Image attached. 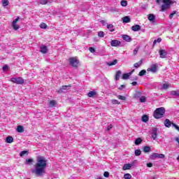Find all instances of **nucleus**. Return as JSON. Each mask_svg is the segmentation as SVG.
<instances>
[{"instance_id": "nucleus-1", "label": "nucleus", "mask_w": 179, "mask_h": 179, "mask_svg": "<svg viewBox=\"0 0 179 179\" xmlns=\"http://www.w3.org/2000/svg\"><path fill=\"white\" fill-rule=\"evenodd\" d=\"M34 167L35 169L32 171V173H34L38 177H41L45 173V169H47V158L43 156H38Z\"/></svg>"}, {"instance_id": "nucleus-2", "label": "nucleus", "mask_w": 179, "mask_h": 179, "mask_svg": "<svg viewBox=\"0 0 179 179\" xmlns=\"http://www.w3.org/2000/svg\"><path fill=\"white\" fill-rule=\"evenodd\" d=\"M164 5H162L161 6V12H166V10H167V9H170V6L173 5V3H174V2H173V1H169V0H162ZM161 0H155V2H157V3H160V2H162Z\"/></svg>"}, {"instance_id": "nucleus-3", "label": "nucleus", "mask_w": 179, "mask_h": 179, "mask_svg": "<svg viewBox=\"0 0 179 179\" xmlns=\"http://www.w3.org/2000/svg\"><path fill=\"white\" fill-rule=\"evenodd\" d=\"M166 113V109L164 108H157L153 113V117L156 118V120H159V118H163L164 113Z\"/></svg>"}, {"instance_id": "nucleus-4", "label": "nucleus", "mask_w": 179, "mask_h": 179, "mask_svg": "<svg viewBox=\"0 0 179 179\" xmlns=\"http://www.w3.org/2000/svg\"><path fill=\"white\" fill-rule=\"evenodd\" d=\"M69 64L73 68H78L79 66V59L76 57H71L69 59Z\"/></svg>"}, {"instance_id": "nucleus-5", "label": "nucleus", "mask_w": 179, "mask_h": 179, "mask_svg": "<svg viewBox=\"0 0 179 179\" xmlns=\"http://www.w3.org/2000/svg\"><path fill=\"white\" fill-rule=\"evenodd\" d=\"M10 82H13V83H16V85H23V83H24V79H23L22 77L12 78H10Z\"/></svg>"}, {"instance_id": "nucleus-6", "label": "nucleus", "mask_w": 179, "mask_h": 179, "mask_svg": "<svg viewBox=\"0 0 179 179\" xmlns=\"http://www.w3.org/2000/svg\"><path fill=\"white\" fill-rule=\"evenodd\" d=\"M19 20H20V17H17V18L13 21L12 27L14 30H19L20 26L17 24Z\"/></svg>"}, {"instance_id": "nucleus-7", "label": "nucleus", "mask_w": 179, "mask_h": 179, "mask_svg": "<svg viewBox=\"0 0 179 179\" xmlns=\"http://www.w3.org/2000/svg\"><path fill=\"white\" fill-rule=\"evenodd\" d=\"M164 159V154H157V153H152L150 156L151 160H155L156 159Z\"/></svg>"}, {"instance_id": "nucleus-8", "label": "nucleus", "mask_w": 179, "mask_h": 179, "mask_svg": "<svg viewBox=\"0 0 179 179\" xmlns=\"http://www.w3.org/2000/svg\"><path fill=\"white\" fill-rule=\"evenodd\" d=\"M148 72H152V73H156L157 72V64H152L150 68L147 69Z\"/></svg>"}, {"instance_id": "nucleus-9", "label": "nucleus", "mask_w": 179, "mask_h": 179, "mask_svg": "<svg viewBox=\"0 0 179 179\" xmlns=\"http://www.w3.org/2000/svg\"><path fill=\"white\" fill-rule=\"evenodd\" d=\"M148 19L150 20V22H152V23H156V15L155 14H149L148 15Z\"/></svg>"}, {"instance_id": "nucleus-10", "label": "nucleus", "mask_w": 179, "mask_h": 179, "mask_svg": "<svg viewBox=\"0 0 179 179\" xmlns=\"http://www.w3.org/2000/svg\"><path fill=\"white\" fill-rule=\"evenodd\" d=\"M159 54L160 55V58H166L167 57V52L164 50V49H160L159 51Z\"/></svg>"}, {"instance_id": "nucleus-11", "label": "nucleus", "mask_w": 179, "mask_h": 179, "mask_svg": "<svg viewBox=\"0 0 179 179\" xmlns=\"http://www.w3.org/2000/svg\"><path fill=\"white\" fill-rule=\"evenodd\" d=\"M111 47H118L121 45V42L117 40H112L110 42Z\"/></svg>"}, {"instance_id": "nucleus-12", "label": "nucleus", "mask_w": 179, "mask_h": 179, "mask_svg": "<svg viewBox=\"0 0 179 179\" xmlns=\"http://www.w3.org/2000/svg\"><path fill=\"white\" fill-rule=\"evenodd\" d=\"M48 52V49L47 48V46L43 45L41 47L40 52H41L42 54H47Z\"/></svg>"}, {"instance_id": "nucleus-13", "label": "nucleus", "mask_w": 179, "mask_h": 179, "mask_svg": "<svg viewBox=\"0 0 179 179\" xmlns=\"http://www.w3.org/2000/svg\"><path fill=\"white\" fill-rule=\"evenodd\" d=\"M157 131H158L157 128H156V127L152 128V138L154 140L157 138Z\"/></svg>"}, {"instance_id": "nucleus-14", "label": "nucleus", "mask_w": 179, "mask_h": 179, "mask_svg": "<svg viewBox=\"0 0 179 179\" xmlns=\"http://www.w3.org/2000/svg\"><path fill=\"white\" fill-rule=\"evenodd\" d=\"M131 30H132L133 31H139V30H141V25H139V24H136V25L133 26V27H131Z\"/></svg>"}, {"instance_id": "nucleus-15", "label": "nucleus", "mask_w": 179, "mask_h": 179, "mask_svg": "<svg viewBox=\"0 0 179 179\" xmlns=\"http://www.w3.org/2000/svg\"><path fill=\"white\" fill-rule=\"evenodd\" d=\"M122 38H123V40H124V41H127V43H129L131 40V36H129V35H127V34H124L122 36Z\"/></svg>"}, {"instance_id": "nucleus-16", "label": "nucleus", "mask_w": 179, "mask_h": 179, "mask_svg": "<svg viewBox=\"0 0 179 179\" xmlns=\"http://www.w3.org/2000/svg\"><path fill=\"white\" fill-rule=\"evenodd\" d=\"M169 87H171V85H170L169 82H166L162 85V89L164 90H167Z\"/></svg>"}, {"instance_id": "nucleus-17", "label": "nucleus", "mask_w": 179, "mask_h": 179, "mask_svg": "<svg viewBox=\"0 0 179 179\" xmlns=\"http://www.w3.org/2000/svg\"><path fill=\"white\" fill-rule=\"evenodd\" d=\"M164 125L166 127V128H170V127L172 125L171 121H170L169 119L165 120Z\"/></svg>"}, {"instance_id": "nucleus-18", "label": "nucleus", "mask_w": 179, "mask_h": 179, "mask_svg": "<svg viewBox=\"0 0 179 179\" xmlns=\"http://www.w3.org/2000/svg\"><path fill=\"white\" fill-rule=\"evenodd\" d=\"M17 131L20 134H22V132H24V127L22 125H19L17 127Z\"/></svg>"}, {"instance_id": "nucleus-19", "label": "nucleus", "mask_w": 179, "mask_h": 179, "mask_svg": "<svg viewBox=\"0 0 179 179\" xmlns=\"http://www.w3.org/2000/svg\"><path fill=\"white\" fill-rule=\"evenodd\" d=\"M121 73H122L121 72V71H116V74H115V80H120V78L121 76Z\"/></svg>"}, {"instance_id": "nucleus-20", "label": "nucleus", "mask_w": 179, "mask_h": 179, "mask_svg": "<svg viewBox=\"0 0 179 179\" xmlns=\"http://www.w3.org/2000/svg\"><path fill=\"white\" fill-rule=\"evenodd\" d=\"M131 75H132V72H129V73H124V74L122 75V78L123 80L128 79V78H129V76H131Z\"/></svg>"}, {"instance_id": "nucleus-21", "label": "nucleus", "mask_w": 179, "mask_h": 179, "mask_svg": "<svg viewBox=\"0 0 179 179\" xmlns=\"http://www.w3.org/2000/svg\"><path fill=\"white\" fill-rule=\"evenodd\" d=\"M131 167H132V164H125L123 166L122 170H131Z\"/></svg>"}, {"instance_id": "nucleus-22", "label": "nucleus", "mask_w": 179, "mask_h": 179, "mask_svg": "<svg viewBox=\"0 0 179 179\" xmlns=\"http://www.w3.org/2000/svg\"><path fill=\"white\" fill-rule=\"evenodd\" d=\"M122 20L123 23H129V22H131V18H129L128 16H125L122 18Z\"/></svg>"}, {"instance_id": "nucleus-23", "label": "nucleus", "mask_w": 179, "mask_h": 179, "mask_svg": "<svg viewBox=\"0 0 179 179\" xmlns=\"http://www.w3.org/2000/svg\"><path fill=\"white\" fill-rule=\"evenodd\" d=\"M117 63H118V60L114 59L113 62H108L107 65H108V66H113L114 65H116V64Z\"/></svg>"}, {"instance_id": "nucleus-24", "label": "nucleus", "mask_w": 179, "mask_h": 179, "mask_svg": "<svg viewBox=\"0 0 179 179\" xmlns=\"http://www.w3.org/2000/svg\"><path fill=\"white\" fill-rule=\"evenodd\" d=\"M68 87H72V85H62V87H60V90L61 92H62V90H68Z\"/></svg>"}, {"instance_id": "nucleus-25", "label": "nucleus", "mask_w": 179, "mask_h": 179, "mask_svg": "<svg viewBox=\"0 0 179 179\" xmlns=\"http://www.w3.org/2000/svg\"><path fill=\"white\" fill-rule=\"evenodd\" d=\"M143 150L144 153H149V152H150V147L148 145L144 146Z\"/></svg>"}, {"instance_id": "nucleus-26", "label": "nucleus", "mask_w": 179, "mask_h": 179, "mask_svg": "<svg viewBox=\"0 0 179 179\" xmlns=\"http://www.w3.org/2000/svg\"><path fill=\"white\" fill-rule=\"evenodd\" d=\"M29 155V151L27 150H23L20 153V156L21 157H23V156H28Z\"/></svg>"}, {"instance_id": "nucleus-27", "label": "nucleus", "mask_w": 179, "mask_h": 179, "mask_svg": "<svg viewBox=\"0 0 179 179\" xmlns=\"http://www.w3.org/2000/svg\"><path fill=\"white\" fill-rule=\"evenodd\" d=\"M142 121L143 122H148V121H149V116L147 115H143L142 116Z\"/></svg>"}, {"instance_id": "nucleus-28", "label": "nucleus", "mask_w": 179, "mask_h": 179, "mask_svg": "<svg viewBox=\"0 0 179 179\" xmlns=\"http://www.w3.org/2000/svg\"><path fill=\"white\" fill-rule=\"evenodd\" d=\"M6 142L7 143H12V142H13V137L12 136H8L6 138Z\"/></svg>"}, {"instance_id": "nucleus-29", "label": "nucleus", "mask_w": 179, "mask_h": 179, "mask_svg": "<svg viewBox=\"0 0 179 179\" xmlns=\"http://www.w3.org/2000/svg\"><path fill=\"white\" fill-rule=\"evenodd\" d=\"M142 64H143V61H142V59H141V60H140L138 62L135 63V64H134V68L138 69V68H139V66H141L142 65Z\"/></svg>"}, {"instance_id": "nucleus-30", "label": "nucleus", "mask_w": 179, "mask_h": 179, "mask_svg": "<svg viewBox=\"0 0 179 179\" xmlns=\"http://www.w3.org/2000/svg\"><path fill=\"white\" fill-rule=\"evenodd\" d=\"M135 145H141V143H142V138H138L135 140L134 141Z\"/></svg>"}, {"instance_id": "nucleus-31", "label": "nucleus", "mask_w": 179, "mask_h": 179, "mask_svg": "<svg viewBox=\"0 0 179 179\" xmlns=\"http://www.w3.org/2000/svg\"><path fill=\"white\" fill-rule=\"evenodd\" d=\"M96 94H97V93H96V92L91 91V92H88L87 96H88V97H93V96H96Z\"/></svg>"}, {"instance_id": "nucleus-32", "label": "nucleus", "mask_w": 179, "mask_h": 179, "mask_svg": "<svg viewBox=\"0 0 179 179\" xmlns=\"http://www.w3.org/2000/svg\"><path fill=\"white\" fill-rule=\"evenodd\" d=\"M3 6H8L9 5V0H1Z\"/></svg>"}, {"instance_id": "nucleus-33", "label": "nucleus", "mask_w": 179, "mask_h": 179, "mask_svg": "<svg viewBox=\"0 0 179 179\" xmlns=\"http://www.w3.org/2000/svg\"><path fill=\"white\" fill-rule=\"evenodd\" d=\"M157 43H162V38H158L157 39H155L153 42V47L157 44Z\"/></svg>"}, {"instance_id": "nucleus-34", "label": "nucleus", "mask_w": 179, "mask_h": 179, "mask_svg": "<svg viewBox=\"0 0 179 179\" xmlns=\"http://www.w3.org/2000/svg\"><path fill=\"white\" fill-rule=\"evenodd\" d=\"M49 104L50 107H55V104H57V101H55V100H51L50 101Z\"/></svg>"}, {"instance_id": "nucleus-35", "label": "nucleus", "mask_w": 179, "mask_h": 179, "mask_svg": "<svg viewBox=\"0 0 179 179\" xmlns=\"http://www.w3.org/2000/svg\"><path fill=\"white\" fill-rule=\"evenodd\" d=\"M134 155L135 156H141L142 155V151H141V150H136Z\"/></svg>"}, {"instance_id": "nucleus-36", "label": "nucleus", "mask_w": 179, "mask_h": 179, "mask_svg": "<svg viewBox=\"0 0 179 179\" xmlns=\"http://www.w3.org/2000/svg\"><path fill=\"white\" fill-rule=\"evenodd\" d=\"M171 96H178L179 93H178V92H177L176 90H173V91H171Z\"/></svg>"}, {"instance_id": "nucleus-37", "label": "nucleus", "mask_w": 179, "mask_h": 179, "mask_svg": "<svg viewBox=\"0 0 179 179\" xmlns=\"http://www.w3.org/2000/svg\"><path fill=\"white\" fill-rule=\"evenodd\" d=\"M117 99H119V100H122V101H125L127 100V97L122 95H118Z\"/></svg>"}, {"instance_id": "nucleus-38", "label": "nucleus", "mask_w": 179, "mask_h": 179, "mask_svg": "<svg viewBox=\"0 0 179 179\" xmlns=\"http://www.w3.org/2000/svg\"><path fill=\"white\" fill-rule=\"evenodd\" d=\"M144 75H146V70L145 69L141 70L138 73V76H143Z\"/></svg>"}, {"instance_id": "nucleus-39", "label": "nucleus", "mask_w": 179, "mask_h": 179, "mask_svg": "<svg viewBox=\"0 0 179 179\" xmlns=\"http://www.w3.org/2000/svg\"><path fill=\"white\" fill-rule=\"evenodd\" d=\"M124 179H131L132 178V176H131V174H129V173H125L124 175Z\"/></svg>"}, {"instance_id": "nucleus-40", "label": "nucleus", "mask_w": 179, "mask_h": 179, "mask_svg": "<svg viewBox=\"0 0 179 179\" xmlns=\"http://www.w3.org/2000/svg\"><path fill=\"white\" fill-rule=\"evenodd\" d=\"M39 3L41 5H47L48 3V0H40Z\"/></svg>"}, {"instance_id": "nucleus-41", "label": "nucleus", "mask_w": 179, "mask_h": 179, "mask_svg": "<svg viewBox=\"0 0 179 179\" xmlns=\"http://www.w3.org/2000/svg\"><path fill=\"white\" fill-rule=\"evenodd\" d=\"M120 5H121V6H127V5H128V1H127L125 0H122L120 2Z\"/></svg>"}, {"instance_id": "nucleus-42", "label": "nucleus", "mask_w": 179, "mask_h": 179, "mask_svg": "<svg viewBox=\"0 0 179 179\" xmlns=\"http://www.w3.org/2000/svg\"><path fill=\"white\" fill-rule=\"evenodd\" d=\"M146 102V96H143L140 98V103H145Z\"/></svg>"}, {"instance_id": "nucleus-43", "label": "nucleus", "mask_w": 179, "mask_h": 179, "mask_svg": "<svg viewBox=\"0 0 179 179\" xmlns=\"http://www.w3.org/2000/svg\"><path fill=\"white\" fill-rule=\"evenodd\" d=\"M98 36H99L101 38H103V37H104V32L103 31H99Z\"/></svg>"}, {"instance_id": "nucleus-44", "label": "nucleus", "mask_w": 179, "mask_h": 179, "mask_svg": "<svg viewBox=\"0 0 179 179\" xmlns=\"http://www.w3.org/2000/svg\"><path fill=\"white\" fill-rule=\"evenodd\" d=\"M139 47L136 48L134 50H133V55H136V54H138V51H139Z\"/></svg>"}, {"instance_id": "nucleus-45", "label": "nucleus", "mask_w": 179, "mask_h": 179, "mask_svg": "<svg viewBox=\"0 0 179 179\" xmlns=\"http://www.w3.org/2000/svg\"><path fill=\"white\" fill-rule=\"evenodd\" d=\"M112 104H121V103L117 99H112Z\"/></svg>"}, {"instance_id": "nucleus-46", "label": "nucleus", "mask_w": 179, "mask_h": 179, "mask_svg": "<svg viewBox=\"0 0 179 179\" xmlns=\"http://www.w3.org/2000/svg\"><path fill=\"white\" fill-rule=\"evenodd\" d=\"M41 29H47V24L44 22L41 23L40 24Z\"/></svg>"}, {"instance_id": "nucleus-47", "label": "nucleus", "mask_w": 179, "mask_h": 179, "mask_svg": "<svg viewBox=\"0 0 179 179\" xmlns=\"http://www.w3.org/2000/svg\"><path fill=\"white\" fill-rule=\"evenodd\" d=\"M33 163V159H27L25 161V164H29Z\"/></svg>"}, {"instance_id": "nucleus-48", "label": "nucleus", "mask_w": 179, "mask_h": 179, "mask_svg": "<svg viewBox=\"0 0 179 179\" xmlns=\"http://www.w3.org/2000/svg\"><path fill=\"white\" fill-rule=\"evenodd\" d=\"M172 125H173V127H174V128H175L176 130H178V132H179V127H178V125H177V124H176V123H173V122H172Z\"/></svg>"}, {"instance_id": "nucleus-49", "label": "nucleus", "mask_w": 179, "mask_h": 179, "mask_svg": "<svg viewBox=\"0 0 179 179\" xmlns=\"http://www.w3.org/2000/svg\"><path fill=\"white\" fill-rule=\"evenodd\" d=\"M89 51L92 53L96 52V49H94V48L90 47V48H89Z\"/></svg>"}, {"instance_id": "nucleus-50", "label": "nucleus", "mask_w": 179, "mask_h": 179, "mask_svg": "<svg viewBox=\"0 0 179 179\" xmlns=\"http://www.w3.org/2000/svg\"><path fill=\"white\" fill-rule=\"evenodd\" d=\"M103 176L106 178H108V177H110V173H108V171L104 172Z\"/></svg>"}, {"instance_id": "nucleus-51", "label": "nucleus", "mask_w": 179, "mask_h": 179, "mask_svg": "<svg viewBox=\"0 0 179 179\" xmlns=\"http://www.w3.org/2000/svg\"><path fill=\"white\" fill-rule=\"evenodd\" d=\"M176 11H173V13L169 15V18L173 19V17L174 15H176Z\"/></svg>"}, {"instance_id": "nucleus-52", "label": "nucleus", "mask_w": 179, "mask_h": 179, "mask_svg": "<svg viewBox=\"0 0 179 179\" xmlns=\"http://www.w3.org/2000/svg\"><path fill=\"white\" fill-rule=\"evenodd\" d=\"M9 69V66L8 65H5L3 66V71H8Z\"/></svg>"}, {"instance_id": "nucleus-53", "label": "nucleus", "mask_w": 179, "mask_h": 179, "mask_svg": "<svg viewBox=\"0 0 179 179\" xmlns=\"http://www.w3.org/2000/svg\"><path fill=\"white\" fill-rule=\"evenodd\" d=\"M113 27H114V25L111 24H108L107 25V29H113Z\"/></svg>"}, {"instance_id": "nucleus-54", "label": "nucleus", "mask_w": 179, "mask_h": 179, "mask_svg": "<svg viewBox=\"0 0 179 179\" xmlns=\"http://www.w3.org/2000/svg\"><path fill=\"white\" fill-rule=\"evenodd\" d=\"M147 167H150H150H153V164H152V163H150H150H148V164H147Z\"/></svg>"}, {"instance_id": "nucleus-55", "label": "nucleus", "mask_w": 179, "mask_h": 179, "mask_svg": "<svg viewBox=\"0 0 179 179\" xmlns=\"http://www.w3.org/2000/svg\"><path fill=\"white\" fill-rule=\"evenodd\" d=\"M113 129V124H110L108 126L107 131H110V129Z\"/></svg>"}, {"instance_id": "nucleus-56", "label": "nucleus", "mask_w": 179, "mask_h": 179, "mask_svg": "<svg viewBox=\"0 0 179 179\" xmlns=\"http://www.w3.org/2000/svg\"><path fill=\"white\" fill-rule=\"evenodd\" d=\"M132 86H136L138 85V83L136 81H134L131 83Z\"/></svg>"}, {"instance_id": "nucleus-57", "label": "nucleus", "mask_w": 179, "mask_h": 179, "mask_svg": "<svg viewBox=\"0 0 179 179\" xmlns=\"http://www.w3.org/2000/svg\"><path fill=\"white\" fill-rule=\"evenodd\" d=\"M123 87H125V85H122L120 86V87H119V90H122V88H123Z\"/></svg>"}, {"instance_id": "nucleus-58", "label": "nucleus", "mask_w": 179, "mask_h": 179, "mask_svg": "<svg viewBox=\"0 0 179 179\" xmlns=\"http://www.w3.org/2000/svg\"><path fill=\"white\" fill-rule=\"evenodd\" d=\"M62 91H63V90L61 91V88H60L59 90L57 91V93H62Z\"/></svg>"}, {"instance_id": "nucleus-59", "label": "nucleus", "mask_w": 179, "mask_h": 179, "mask_svg": "<svg viewBox=\"0 0 179 179\" xmlns=\"http://www.w3.org/2000/svg\"><path fill=\"white\" fill-rule=\"evenodd\" d=\"M114 30H115L114 29H112L110 30V31L111 33H113V31H114Z\"/></svg>"}, {"instance_id": "nucleus-60", "label": "nucleus", "mask_w": 179, "mask_h": 179, "mask_svg": "<svg viewBox=\"0 0 179 179\" xmlns=\"http://www.w3.org/2000/svg\"><path fill=\"white\" fill-rule=\"evenodd\" d=\"M130 72H131V74L132 73H134V72H135V70L134 69H133L131 71H130Z\"/></svg>"}, {"instance_id": "nucleus-61", "label": "nucleus", "mask_w": 179, "mask_h": 179, "mask_svg": "<svg viewBox=\"0 0 179 179\" xmlns=\"http://www.w3.org/2000/svg\"><path fill=\"white\" fill-rule=\"evenodd\" d=\"M134 80H138V77H136V78H134Z\"/></svg>"}, {"instance_id": "nucleus-62", "label": "nucleus", "mask_w": 179, "mask_h": 179, "mask_svg": "<svg viewBox=\"0 0 179 179\" xmlns=\"http://www.w3.org/2000/svg\"><path fill=\"white\" fill-rule=\"evenodd\" d=\"M104 22H105L104 20L101 21V23H104Z\"/></svg>"}, {"instance_id": "nucleus-63", "label": "nucleus", "mask_w": 179, "mask_h": 179, "mask_svg": "<svg viewBox=\"0 0 179 179\" xmlns=\"http://www.w3.org/2000/svg\"><path fill=\"white\" fill-rule=\"evenodd\" d=\"M169 1H173V0H169Z\"/></svg>"}]
</instances>
